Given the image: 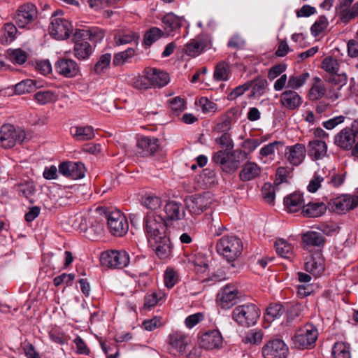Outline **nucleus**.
<instances>
[{
	"instance_id": "nucleus-1",
	"label": "nucleus",
	"mask_w": 358,
	"mask_h": 358,
	"mask_svg": "<svg viewBox=\"0 0 358 358\" xmlns=\"http://www.w3.org/2000/svg\"><path fill=\"white\" fill-rule=\"evenodd\" d=\"M248 157V154L240 149L231 151L219 150L212 158L213 162L220 164L227 173L234 172L240 166L241 162Z\"/></svg>"
},
{
	"instance_id": "nucleus-2",
	"label": "nucleus",
	"mask_w": 358,
	"mask_h": 358,
	"mask_svg": "<svg viewBox=\"0 0 358 358\" xmlns=\"http://www.w3.org/2000/svg\"><path fill=\"white\" fill-rule=\"evenodd\" d=\"M243 243L236 236H224L216 244L217 252L229 262L235 261L242 253Z\"/></svg>"
},
{
	"instance_id": "nucleus-3",
	"label": "nucleus",
	"mask_w": 358,
	"mask_h": 358,
	"mask_svg": "<svg viewBox=\"0 0 358 358\" xmlns=\"http://www.w3.org/2000/svg\"><path fill=\"white\" fill-rule=\"evenodd\" d=\"M260 310L253 303H245L236 306L232 311V319L243 327H250L257 322Z\"/></svg>"
},
{
	"instance_id": "nucleus-4",
	"label": "nucleus",
	"mask_w": 358,
	"mask_h": 358,
	"mask_svg": "<svg viewBox=\"0 0 358 358\" xmlns=\"http://www.w3.org/2000/svg\"><path fill=\"white\" fill-rule=\"evenodd\" d=\"M144 228L148 242L167 234L164 218L154 212L148 213L145 217Z\"/></svg>"
},
{
	"instance_id": "nucleus-5",
	"label": "nucleus",
	"mask_w": 358,
	"mask_h": 358,
	"mask_svg": "<svg viewBox=\"0 0 358 358\" xmlns=\"http://www.w3.org/2000/svg\"><path fill=\"white\" fill-rule=\"evenodd\" d=\"M62 15V11H56L52 14L49 26L50 34L57 40L68 38L73 31L71 23L66 19L59 17Z\"/></svg>"
},
{
	"instance_id": "nucleus-6",
	"label": "nucleus",
	"mask_w": 358,
	"mask_h": 358,
	"mask_svg": "<svg viewBox=\"0 0 358 358\" xmlns=\"http://www.w3.org/2000/svg\"><path fill=\"white\" fill-rule=\"evenodd\" d=\"M318 336L317 329L311 324L299 328L294 335V344L299 349L311 348Z\"/></svg>"
},
{
	"instance_id": "nucleus-7",
	"label": "nucleus",
	"mask_w": 358,
	"mask_h": 358,
	"mask_svg": "<svg viewBox=\"0 0 358 358\" xmlns=\"http://www.w3.org/2000/svg\"><path fill=\"white\" fill-rule=\"evenodd\" d=\"M102 266L110 268H122L129 263V257L124 250H108L103 252L100 257Z\"/></svg>"
},
{
	"instance_id": "nucleus-8",
	"label": "nucleus",
	"mask_w": 358,
	"mask_h": 358,
	"mask_svg": "<svg viewBox=\"0 0 358 358\" xmlns=\"http://www.w3.org/2000/svg\"><path fill=\"white\" fill-rule=\"evenodd\" d=\"M106 222L110 231L115 236H122L128 231L127 220L120 210L106 211Z\"/></svg>"
},
{
	"instance_id": "nucleus-9",
	"label": "nucleus",
	"mask_w": 358,
	"mask_h": 358,
	"mask_svg": "<svg viewBox=\"0 0 358 358\" xmlns=\"http://www.w3.org/2000/svg\"><path fill=\"white\" fill-rule=\"evenodd\" d=\"M25 138V133L22 129H16L10 124H3L0 129V141L5 148H13L17 143H22Z\"/></svg>"
},
{
	"instance_id": "nucleus-10",
	"label": "nucleus",
	"mask_w": 358,
	"mask_h": 358,
	"mask_svg": "<svg viewBox=\"0 0 358 358\" xmlns=\"http://www.w3.org/2000/svg\"><path fill=\"white\" fill-rule=\"evenodd\" d=\"M212 197L209 192L187 196L185 201L192 215H198L208 208L212 203Z\"/></svg>"
},
{
	"instance_id": "nucleus-11",
	"label": "nucleus",
	"mask_w": 358,
	"mask_h": 358,
	"mask_svg": "<svg viewBox=\"0 0 358 358\" xmlns=\"http://www.w3.org/2000/svg\"><path fill=\"white\" fill-rule=\"evenodd\" d=\"M37 15L38 11L35 5L27 3L18 8L15 16V22L19 27L24 28L32 22Z\"/></svg>"
},
{
	"instance_id": "nucleus-12",
	"label": "nucleus",
	"mask_w": 358,
	"mask_h": 358,
	"mask_svg": "<svg viewBox=\"0 0 358 358\" xmlns=\"http://www.w3.org/2000/svg\"><path fill=\"white\" fill-rule=\"evenodd\" d=\"M160 259H166L171 257L173 245L168 234L163 235L148 242Z\"/></svg>"
},
{
	"instance_id": "nucleus-13",
	"label": "nucleus",
	"mask_w": 358,
	"mask_h": 358,
	"mask_svg": "<svg viewBox=\"0 0 358 358\" xmlns=\"http://www.w3.org/2000/svg\"><path fill=\"white\" fill-rule=\"evenodd\" d=\"M241 297V293L231 285L224 286L217 294V300L223 309H228L236 304Z\"/></svg>"
},
{
	"instance_id": "nucleus-14",
	"label": "nucleus",
	"mask_w": 358,
	"mask_h": 358,
	"mask_svg": "<svg viewBox=\"0 0 358 358\" xmlns=\"http://www.w3.org/2000/svg\"><path fill=\"white\" fill-rule=\"evenodd\" d=\"M358 138V131L352 127H345L334 137L335 144L345 150H351Z\"/></svg>"
},
{
	"instance_id": "nucleus-15",
	"label": "nucleus",
	"mask_w": 358,
	"mask_h": 358,
	"mask_svg": "<svg viewBox=\"0 0 358 358\" xmlns=\"http://www.w3.org/2000/svg\"><path fill=\"white\" fill-rule=\"evenodd\" d=\"M287 354L288 348L280 339L271 341L262 348L264 358H286Z\"/></svg>"
},
{
	"instance_id": "nucleus-16",
	"label": "nucleus",
	"mask_w": 358,
	"mask_h": 358,
	"mask_svg": "<svg viewBox=\"0 0 358 358\" xmlns=\"http://www.w3.org/2000/svg\"><path fill=\"white\" fill-rule=\"evenodd\" d=\"M223 338L218 330L213 329L201 334L198 339L200 348L206 350L218 349L222 345Z\"/></svg>"
},
{
	"instance_id": "nucleus-17",
	"label": "nucleus",
	"mask_w": 358,
	"mask_h": 358,
	"mask_svg": "<svg viewBox=\"0 0 358 358\" xmlns=\"http://www.w3.org/2000/svg\"><path fill=\"white\" fill-rule=\"evenodd\" d=\"M158 141V139L155 137H141L137 142L136 154L140 157L154 155L159 149Z\"/></svg>"
},
{
	"instance_id": "nucleus-18",
	"label": "nucleus",
	"mask_w": 358,
	"mask_h": 358,
	"mask_svg": "<svg viewBox=\"0 0 358 358\" xmlns=\"http://www.w3.org/2000/svg\"><path fill=\"white\" fill-rule=\"evenodd\" d=\"M56 71L65 78H73L80 71L78 64L72 59H59L55 65Z\"/></svg>"
},
{
	"instance_id": "nucleus-19",
	"label": "nucleus",
	"mask_w": 358,
	"mask_h": 358,
	"mask_svg": "<svg viewBox=\"0 0 358 358\" xmlns=\"http://www.w3.org/2000/svg\"><path fill=\"white\" fill-rule=\"evenodd\" d=\"M106 222V210L98 207L94 213H89V231L96 235L102 234Z\"/></svg>"
},
{
	"instance_id": "nucleus-20",
	"label": "nucleus",
	"mask_w": 358,
	"mask_h": 358,
	"mask_svg": "<svg viewBox=\"0 0 358 358\" xmlns=\"http://www.w3.org/2000/svg\"><path fill=\"white\" fill-rule=\"evenodd\" d=\"M305 269L315 276H319L322 274L324 270V262L320 252L310 255L306 258Z\"/></svg>"
},
{
	"instance_id": "nucleus-21",
	"label": "nucleus",
	"mask_w": 358,
	"mask_h": 358,
	"mask_svg": "<svg viewBox=\"0 0 358 358\" xmlns=\"http://www.w3.org/2000/svg\"><path fill=\"white\" fill-rule=\"evenodd\" d=\"M281 104L289 110H294L302 103V99L294 90H287L280 94Z\"/></svg>"
},
{
	"instance_id": "nucleus-22",
	"label": "nucleus",
	"mask_w": 358,
	"mask_h": 358,
	"mask_svg": "<svg viewBox=\"0 0 358 358\" xmlns=\"http://www.w3.org/2000/svg\"><path fill=\"white\" fill-rule=\"evenodd\" d=\"M329 204L332 210L338 213H343L357 206L355 200L349 196H343L332 199Z\"/></svg>"
},
{
	"instance_id": "nucleus-23",
	"label": "nucleus",
	"mask_w": 358,
	"mask_h": 358,
	"mask_svg": "<svg viewBox=\"0 0 358 358\" xmlns=\"http://www.w3.org/2000/svg\"><path fill=\"white\" fill-rule=\"evenodd\" d=\"M288 150L287 160L294 166L301 164L306 157V148L303 144L297 143L286 148Z\"/></svg>"
},
{
	"instance_id": "nucleus-24",
	"label": "nucleus",
	"mask_w": 358,
	"mask_h": 358,
	"mask_svg": "<svg viewBox=\"0 0 358 358\" xmlns=\"http://www.w3.org/2000/svg\"><path fill=\"white\" fill-rule=\"evenodd\" d=\"M188 337L181 331H175L169 336V345L178 352L183 354L189 345Z\"/></svg>"
},
{
	"instance_id": "nucleus-25",
	"label": "nucleus",
	"mask_w": 358,
	"mask_h": 358,
	"mask_svg": "<svg viewBox=\"0 0 358 358\" xmlns=\"http://www.w3.org/2000/svg\"><path fill=\"white\" fill-rule=\"evenodd\" d=\"M150 87H162L169 82V74L156 69L147 70Z\"/></svg>"
},
{
	"instance_id": "nucleus-26",
	"label": "nucleus",
	"mask_w": 358,
	"mask_h": 358,
	"mask_svg": "<svg viewBox=\"0 0 358 358\" xmlns=\"http://www.w3.org/2000/svg\"><path fill=\"white\" fill-rule=\"evenodd\" d=\"M284 203L289 213H295L304 208L305 201L302 194L294 192L284 199Z\"/></svg>"
},
{
	"instance_id": "nucleus-27",
	"label": "nucleus",
	"mask_w": 358,
	"mask_h": 358,
	"mask_svg": "<svg viewBox=\"0 0 358 358\" xmlns=\"http://www.w3.org/2000/svg\"><path fill=\"white\" fill-rule=\"evenodd\" d=\"M327 151V145L324 141L320 140L310 141L308 145V153L314 160L324 157Z\"/></svg>"
},
{
	"instance_id": "nucleus-28",
	"label": "nucleus",
	"mask_w": 358,
	"mask_h": 358,
	"mask_svg": "<svg viewBox=\"0 0 358 358\" xmlns=\"http://www.w3.org/2000/svg\"><path fill=\"white\" fill-rule=\"evenodd\" d=\"M261 168L256 163L248 162L245 163L239 173L240 180L246 182L250 181L259 176Z\"/></svg>"
},
{
	"instance_id": "nucleus-29",
	"label": "nucleus",
	"mask_w": 358,
	"mask_h": 358,
	"mask_svg": "<svg viewBox=\"0 0 358 358\" xmlns=\"http://www.w3.org/2000/svg\"><path fill=\"white\" fill-rule=\"evenodd\" d=\"M327 211V206L323 202H309L305 204L302 213L307 217H318Z\"/></svg>"
},
{
	"instance_id": "nucleus-30",
	"label": "nucleus",
	"mask_w": 358,
	"mask_h": 358,
	"mask_svg": "<svg viewBox=\"0 0 358 358\" xmlns=\"http://www.w3.org/2000/svg\"><path fill=\"white\" fill-rule=\"evenodd\" d=\"M93 52L91 44L86 41L75 42L73 55L79 60H85L90 58Z\"/></svg>"
},
{
	"instance_id": "nucleus-31",
	"label": "nucleus",
	"mask_w": 358,
	"mask_h": 358,
	"mask_svg": "<svg viewBox=\"0 0 358 358\" xmlns=\"http://www.w3.org/2000/svg\"><path fill=\"white\" fill-rule=\"evenodd\" d=\"M302 241L306 247H322L324 245L325 238L319 232L310 231L302 235Z\"/></svg>"
},
{
	"instance_id": "nucleus-32",
	"label": "nucleus",
	"mask_w": 358,
	"mask_h": 358,
	"mask_svg": "<svg viewBox=\"0 0 358 358\" xmlns=\"http://www.w3.org/2000/svg\"><path fill=\"white\" fill-rule=\"evenodd\" d=\"M71 134L80 141L91 140L94 137V129L91 126L73 127L71 129Z\"/></svg>"
},
{
	"instance_id": "nucleus-33",
	"label": "nucleus",
	"mask_w": 358,
	"mask_h": 358,
	"mask_svg": "<svg viewBox=\"0 0 358 358\" xmlns=\"http://www.w3.org/2000/svg\"><path fill=\"white\" fill-rule=\"evenodd\" d=\"M182 20L181 17L173 13L166 14L162 18L164 29L167 33H170L180 29L182 25Z\"/></svg>"
},
{
	"instance_id": "nucleus-34",
	"label": "nucleus",
	"mask_w": 358,
	"mask_h": 358,
	"mask_svg": "<svg viewBox=\"0 0 358 358\" xmlns=\"http://www.w3.org/2000/svg\"><path fill=\"white\" fill-rule=\"evenodd\" d=\"M164 212L170 220H178L185 215L184 212L180 213V206L176 201H169L164 206Z\"/></svg>"
},
{
	"instance_id": "nucleus-35",
	"label": "nucleus",
	"mask_w": 358,
	"mask_h": 358,
	"mask_svg": "<svg viewBox=\"0 0 358 358\" xmlns=\"http://www.w3.org/2000/svg\"><path fill=\"white\" fill-rule=\"evenodd\" d=\"M34 99L41 105H45L55 102L58 99V95L50 90H41L37 92L34 96Z\"/></svg>"
},
{
	"instance_id": "nucleus-36",
	"label": "nucleus",
	"mask_w": 358,
	"mask_h": 358,
	"mask_svg": "<svg viewBox=\"0 0 358 358\" xmlns=\"http://www.w3.org/2000/svg\"><path fill=\"white\" fill-rule=\"evenodd\" d=\"M229 73V64L224 61H221L215 66L213 77L217 81H225L228 80Z\"/></svg>"
},
{
	"instance_id": "nucleus-37",
	"label": "nucleus",
	"mask_w": 358,
	"mask_h": 358,
	"mask_svg": "<svg viewBox=\"0 0 358 358\" xmlns=\"http://www.w3.org/2000/svg\"><path fill=\"white\" fill-rule=\"evenodd\" d=\"M350 345L343 342H337L332 348L334 358H351Z\"/></svg>"
},
{
	"instance_id": "nucleus-38",
	"label": "nucleus",
	"mask_w": 358,
	"mask_h": 358,
	"mask_svg": "<svg viewBox=\"0 0 358 358\" xmlns=\"http://www.w3.org/2000/svg\"><path fill=\"white\" fill-rule=\"evenodd\" d=\"M315 82L313 84L308 93L309 99L317 101L323 97L326 92L325 87L320 83L321 80L319 78H315Z\"/></svg>"
},
{
	"instance_id": "nucleus-39",
	"label": "nucleus",
	"mask_w": 358,
	"mask_h": 358,
	"mask_svg": "<svg viewBox=\"0 0 358 358\" xmlns=\"http://www.w3.org/2000/svg\"><path fill=\"white\" fill-rule=\"evenodd\" d=\"M285 312L284 306L279 303L270 304L266 309V320L272 322L280 317Z\"/></svg>"
},
{
	"instance_id": "nucleus-40",
	"label": "nucleus",
	"mask_w": 358,
	"mask_h": 358,
	"mask_svg": "<svg viewBox=\"0 0 358 358\" xmlns=\"http://www.w3.org/2000/svg\"><path fill=\"white\" fill-rule=\"evenodd\" d=\"M309 76L308 72L299 76H292L287 81V87L292 90H297L305 84Z\"/></svg>"
},
{
	"instance_id": "nucleus-41",
	"label": "nucleus",
	"mask_w": 358,
	"mask_h": 358,
	"mask_svg": "<svg viewBox=\"0 0 358 358\" xmlns=\"http://www.w3.org/2000/svg\"><path fill=\"white\" fill-rule=\"evenodd\" d=\"M277 253L284 258H290L292 255V246L283 239L278 240L275 243Z\"/></svg>"
},
{
	"instance_id": "nucleus-42",
	"label": "nucleus",
	"mask_w": 358,
	"mask_h": 358,
	"mask_svg": "<svg viewBox=\"0 0 358 358\" xmlns=\"http://www.w3.org/2000/svg\"><path fill=\"white\" fill-rule=\"evenodd\" d=\"M164 35V31L157 27H152L148 29L144 35V44L150 46L155 41L159 40Z\"/></svg>"
},
{
	"instance_id": "nucleus-43",
	"label": "nucleus",
	"mask_w": 358,
	"mask_h": 358,
	"mask_svg": "<svg viewBox=\"0 0 358 358\" xmlns=\"http://www.w3.org/2000/svg\"><path fill=\"white\" fill-rule=\"evenodd\" d=\"M111 62V55L110 53H106L101 55L94 65V71L96 74L101 75L107 69Z\"/></svg>"
},
{
	"instance_id": "nucleus-44",
	"label": "nucleus",
	"mask_w": 358,
	"mask_h": 358,
	"mask_svg": "<svg viewBox=\"0 0 358 358\" xmlns=\"http://www.w3.org/2000/svg\"><path fill=\"white\" fill-rule=\"evenodd\" d=\"M36 88L35 81L31 79L24 80L15 86V92L18 94L31 92Z\"/></svg>"
},
{
	"instance_id": "nucleus-45",
	"label": "nucleus",
	"mask_w": 358,
	"mask_h": 358,
	"mask_svg": "<svg viewBox=\"0 0 358 358\" xmlns=\"http://www.w3.org/2000/svg\"><path fill=\"white\" fill-rule=\"evenodd\" d=\"M135 54L133 48H128L124 51L118 52L114 55L113 63L115 66H121L127 62Z\"/></svg>"
},
{
	"instance_id": "nucleus-46",
	"label": "nucleus",
	"mask_w": 358,
	"mask_h": 358,
	"mask_svg": "<svg viewBox=\"0 0 358 358\" xmlns=\"http://www.w3.org/2000/svg\"><path fill=\"white\" fill-rule=\"evenodd\" d=\"M203 48V44L201 41L194 39L185 45V52L187 55L194 57L200 54Z\"/></svg>"
},
{
	"instance_id": "nucleus-47",
	"label": "nucleus",
	"mask_w": 358,
	"mask_h": 358,
	"mask_svg": "<svg viewBox=\"0 0 358 358\" xmlns=\"http://www.w3.org/2000/svg\"><path fill=\"white\" fill-rule=\"evenodd\" d=\"M8 55L10 59L19 64H22L26 62L27 59V54L22 49H9L7 50Z\"/></svg>"
},
{
	"instance_id": "nucleus-48",
	"label": "nucleus",
	"mask_w": 358,
	"mask_h": 358,
	"mask_svg": "<svg viewBox=\"0 0 358 358\" xmlns=\"http://www.w3.org/2000/svg\"><path fill=\"white\" fill-rule=\"evenodd\" d=\"M278 187L274 183L272 185L270 182L265 183L262 187V196L268 203H272L274 201L275 194L278 190Z\"/></svg>"
},
{
	"instance_id": "nucleus-49",
	"label": "nucleus",
	"mask_w": 358,
	"mask_h": 358,
	"mask_svg": "<svg viewBox=\"0 0 358 358\" xmlns=\"http://www.w3.org/2000/svg\"><path fill=\"white\" fill-rule=\"evenodd\" d=\"M322 65V69L329 74H336L339 69L338 61L331 57L324 58Z\"/></svg>"
},
{
	"instance_id": "nucleus-50",
	"label": "nucleus",
	"mask_w": 358,
	"mask_h": 358,
	"mask_svg": "<svg viewBox=\"0 0 358 358\" xmlns=\"http://www.w3.org/2000/svg\"><path fill=\"white\" fill-rule=\"evenodd\" d=\"M97 34H99L100 38L103 36V34L101 31L96 33L95 31L94 32L92 30L76 29L73 34V41L75 43L78 41H84V39H86L87 38L92 39L93 36Z\"/></svg>"
},
{
	"instance_id": "nucleus-51",
	"label": "nucleus",
	"mask_w": 358,
	"mask_h": 358,
	"mask_svg": "<svg viewBox=\"0 0 358 358\" xmlns=\"http://www.w3.org/2000/svg\"><path fill=\"white\" fill-rule=\"evenodd\" d=\"M328 26V21L325 16L321 15L312 25L310 30L314 36H318Z\"/></svg>"
},
{
	"instance_id": "nucleus-52",
	"label": "nucleus",
	"mask_w": 358,
	"mask_h": 358,
	"mask_svg": "<svg viewBox=\"0 0 358 358\" xmlns=\"http://www.w3.org/2000/svg\"><path fill=\"white\" fill-rule=\"evenodd\" d=\"M263 334L261 331L251 330L243 338V341L245 343L252 345L259 344L262 340Z\"/></svg>"
},
{
	"instance_id": "nucleus-53",
	"label": "nucleus",
	"mask_w": 358,
	"mask_h": 358,
	"mask_svg": "<svg viewBox=\"0 0 358 358\" xmlns=\"http://www.w3.org/2000/svg\"><path fill=\"white\" fill-rule=\"evenodd\" d=\"M132 86L138 90H146L150 88V83L145 71V76H138L133 78Z\"/></svg>"
},
{
	"instance_id": "nucleus-54",
	"label": "nucleus",
	"mask_w": 358,
	"mask_h": 358,
	"mask_svg": "<svg viewBox=\"0 0 358 358\" xmlns=\"http://www.w3.org/2000/svg\"><path fill=\"white\" fill-rule=\"evenodd\" d=\"M340 16L343 22H348L352 19L358 16V2L355 3L350 9H342Z\"/></svg>"
},
{
	"instance_id": "nucleus-55",
	"label": "nucleus",
	"mask_w": 358,
	"mask_h": 358,
	"mask_svg": "<svg viewBox=\"0 0 358 358\" xmlns=\"http://www.w3.org/2000/svg\"><path fill=\"white\" fill-rule=\"evenodd\" d=\"M70 178L71 179H80L85 176V168L81 162H72Z\"/></svg>"
},
{
	"instance_id": "nucleus-56",
	"label": "nucleus",
	"mask_w": 358,
	"mask_h": 358,
	"mask_svg": "<svg viewBox=\"0 0 358 358\" xmlns=\"http://www.w3.org/2000/svg\"><path fill=\"white\" fill-rule=\"evenodd\" d=\"M170 108L175 115H178L185 109V101L179 96H176L170 100Z\"/></svg>"
},
{
	"instance_id": "nucleus-57",
	"label": "nucleus",
	"mask_w": 358,
	"mask_h": 358,
	"mask_svg": "<svg viewBox=\"0 0 358 358\" xmlns=\"http://www.w3.org/2000/svg\"><path fill=\"white\" fill-rule=\"evenodd\" d=\"M178 275L173 268H166L164 273V284L166 287L172 288L178 282Z\"/></svg>"
},
{
	"instance_id": "nucleus-58",
	"label": "nucleus",
	"mask_w": 358,
	"mask_h": 358,
	"mask_svg": "<svg viewBox=\"0 0 358 358\" xmlns=\"http://www.w3.org/2000/svg\"><path fill=\"white\" fill-rule=\"evenodd\" d=\"M199 104L203 113H215L217 109V104L210 101L207 97H201L199 100Z\"/></svg>"
},
{
	"instance_id": "nucleus-59",
	"label": "nucleus",
	"mask_w": 358,
	"mask_h": 358,
	"mask_svg": "<svg viewBox=\"0 0 358 358\" xmlns=\"http://www.w3.org/2000/svg\"><path fill=\"white\" fill-rule=\"evenodd\" d=\"M215 143L221 147H225V151H231L234 146V142L229 133H224L220 138L215 139Z\"/></svg>"
},
{
	"instance_id": "nucleus-60",
	"label": "nucleus",
	"mask_w": 358,
	"mask_h": 358,
	"mask_svg": "<svg viewBox=\"0 0 358 358\" xmlns=\"http://www.w3.org/2000/svg\"><path fill=\"white\" fill-rule=\"evenodd\" d=\"M252 86V83H245L242 85L235 87L227 96L229 100H234L237 97L243 94L245 92L248 90Z\"/></svg>"
},
{
	"instance_id": "nucleus-61",
	"label": "nucleus",
	"mask_w": 358,
	"mask_h": 358,
	"mask_svg": "<svg viewBox=\"0 0 358 358\" xmlns=\"http://www.w3.org/2000/svg\"><path fill=\"white\" fill-rule=\"evenodd\" d=\"M160 198L156 196H148L143 200V205L151 210H155L161 206Z\"/></svg>"
},
{
	"instance_id": "nucleus-62",
	"label": "nucleus",
	"mask_w": 358,
	"mask_h": 358,
	"mask_svg": "<svg viewBox=\"0 0 358 358\" xmlns=\"http://www.w3.org/2000/svg\"><path fill=\"white\" fill-rule=\"evenodd\" d=\"M138 38L135 33L131 32L127 34H120L115 36V41L117 45L131 43Z\"/></svg>"
},
{
	"instance_id": "nucleus-63",
	"label": "nucleus",
	"mask_w": 358,
	"mask_h": 358,
	"mask_svg": "<svg viewBox=\"0 0 358 358\" xmlns=\"http://www.w3.org/2000/svg\"><path fill=\"white\" fill-rule=\"evenodd\" d=\"M19 194L28 198L32 195L35 191V187L32 182H25L18 185Z\"/></svg>"
},
{
	"instance_id": "nucleus-64",
	"label": "nucleus",
	"mask_w": 358,
	"mask_h": 358,
	"mask_svg": "<svg viewBox=\"0 0 358 358\" xmlns=\"http://www.w3.org/2000/svg\"><path fill=\"white\" fill-rule=\"evenodd\" d=\"M159 298L156 292L147 293L144 298V308H151L157 305Z\"/></svg>"
}]
</instances>
